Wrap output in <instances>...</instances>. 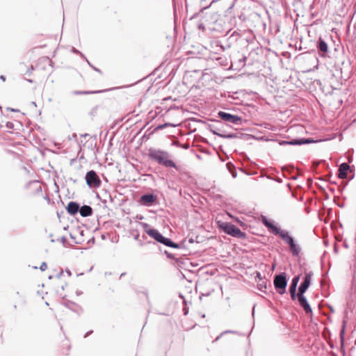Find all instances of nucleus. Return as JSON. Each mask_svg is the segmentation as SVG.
Instances as JSON below:
<instances>
[{"instance_id":"1","label":"nucleus","mask_w":356,"mask_h":356,"mask_svg":"<svg viewBox=\"0 0 356 356\" xmlns=\"http://www.w3.org/2000/svg\"><path fill=\"white\" fill-rule=\"evenodd\" d=\"M157 163L168 169L174 168L178 172L181 170L180 166L174 161L173 156L167 151L157 149Z\"/></svg>"},{"instance_id":"2","label":"nucleus","mask_w":356,"mask_h":356,"mask_svg":"<svg viewBox=\"0 0 356 356\" xmlns=\"http://www.w3.org/2000/svg\"><path fill=\"white\" fill-rule=\"evenodd\" d=\"M218 226L225 234L232 236L238 237L240 238H244L245 237V233L233 224L218 221Z\"/></svg>"},{"instance_id":"3","label":"nucleus","mask_w":356,"mask_h":356,"mask_svg":"<svg viewBox=\"0 0 356 356\" xmlns=\"http://www.w3.org/2000/svg\"><path fill=\"white\" fill-rule=\"evenodd\" d=\"M85 179L87 185L90 188H99L102 184L100 178L97 175V172L93 170H91L86 173Z\"/></svg>"},{"instance_id":"4","label":"nucleus","mask_w":356,"mask_h":356,"mask_svg":"<svg viewBox=\"0 0 356 356\" xmlns=\"http://www.w3.org/2000/svg\"><path fill=\"white\" fill-rule=\"evenodd\" d=\"M287 280L284 273L276 275L274 278V286L278 293L282 295L285 293Z\"/></svg>"},{"instance_id":"5","label":"nucleus","mask_w":356,"mask_h":356,"mask_svg":"<svg viewBox=\"0 0 356 356\" xmlns=\"http://www.w3.org/2000/svg\"><path fill=\"white\" fill-rule=\"evenodd\" d=\"M218 116L225 122H229L233 124H240L241 122V118L238 115H232L224 111H220Z\"/></svg>"},{"instance_id":"6","label":"nucleus","mask_w":356,"mask_h":356,"mask_svg":"<svg viewBox=\"0 0 356 356\" xmlns=\"http://www.w3.org/2000/svg\"><path fill=\"white\" fill-rule=\"evenodd\" d=\"M312 276L313 273L311 271L305 273L304 281L299 287V292L298 294H304L311 284Z\"/></svg>"},{"instance_id":"7","label":"nucleus","mask_w":356,"mask_h":356,"mask_svg":"<svg viewBox=\"0 0 356 356\" xmlns=\"http://www.w3.org/2000/svg\"><path fill=\"white\" fill-rule=\"evenodd\" d=\"M157 242L163 243V245L173 248H179L180 245L177 243H174L170 238L164 237L162 234L157 232Z\"/></svg>"},{"instance_id":"8","label":"nucleus","mask_w":356,"mask_h":356,"mask_svg":"<svg viewBox=\"0 0 356 356\" xmlns=\"http://www.w3.org/2000/svg\"><path fill=\"white\" fill-rule=\"evenodd\" d=\"M276 234L277 235H279L285 242V243L289 246L295 242L293 238L290 235L289 232L286 230L281 229L280 232L276 230Z\"/></svg>"},{"instance_id":"9","label":"nucleus","mask_w":356,"mask_h":356,"mask_svg":"<svg viewBox=\"0 0 356 356\" xmlns=\"http://www.w3.org/2000/svg\"><path fill=\"white\" fill-rule=\"evenodd\" d=\"M298 300L300 305L303 308L305 313L309 314L312 312V308L309 305L304 294H298Z\"/></svg>"},{"instance_id":"10","label":"nucleus","mask_w":356,"mask_h":356,"mask_svg":"<svg viewBox=\"0 0 356 356\" xmlns=\"http://www.w3.org/2000/svg\"><path fill=\"white\" fill-rule=\"evenodd\" d=\"M317 48L319 51V55L322 57L325 56V54L328 51V46L321 38H320L317 42Z\"/></svg>"},{"instance_id":"11","label":"nucleus","mask_w":356,"mask_h":356,"mask_svg":"<svg viewBox=\"0 0 356 356\" xmlns=\"http://www.w3.org/2000/svg\"><path fill=\"white\" fill-rule=\"evenodd\" d=\"M79 208L80 206L77 202L71 201L67 204L66 211L70 215L74 216L79 211Z\"/></svg>"},{"instance_id":"12","label":"nucleus","mask_w":356,"mask_h":356,"mask_svg":"<svg viewBox=\"0 0 356 356\" xmlns=\"http://www.w3.org/2000/svg\"><path fill=\"white\" fill-rule=\"evenodd\" d=\"M140 225L143 229V231L147 234L150 237L156 240V229L154 228H151L149 225L146 222H140Z\"/></svg>"},{"instance_id":"13","label":"nucleus","mask_w":356,"mask_h":356,"mask_svg":"<svg viewBox=\"0 0 356 356\" xmlns=\"http://www.w3.org/2000/svg\"><path fill=\"white\" fill-rule=\"evenodd\" d=\"M156 200V196L153 194H145L140 197V202L145 206H149Z\"/></svg>"},{"instance_id":"14","label":"nucleus","mask_w":356,"mask_h":356,"mask_svg":"<svg viewBox=\"0 0 356 356\" xmlns=\"http://www.w3.org/2000/svg\"><path fill=\"white\" fill-rule=\"evenodd\" d=\"M350 169V165L346 163H343L339 168L338 177L340 179H346L347 177V172Z\"/></svg>"},{"instance_id":"15","label":"nucleus","mask_w":356,"mask_h":356,"mask_svg":"<svg viewBox=\"0 0 356 356\" xmlns=\"http://www.w3.org/2000/svg\"><path fill=\"white\" fill-rule=\"evenodd\" d=\"M312 140L309 139H296V140H291L290 141H282L280 143V145H302L306 143H311Z\"/></svg>"},{"instance_id":"16","label":"nucleus","mask_w":356,"mask_h":356,"mask_svg":"<svg viewBox=\"0 0 356 356\" xmlns=\"http://www.w3.org/2000/svg\"><path fill=\"white\" fill-rule=\"evenodd\" d=\"M79 213L82 217H88L92 214V209L88 205H83L79 208Z\"/></svg>"},{"instance_id":"17","label":"nucleus","mask_w":356,"mask_h":356,"mask_svg":"<svg viewBox=\"0 0 356 356\" xmlns=\"http://www.w3.org/2000/svg\"><path fill=\"white\" fill-rule=\"evenodd\" d=\"M293 256L297 257L301 252L300 246L294 242L292 245L289 246Z\"/></svg>"},{"instance_id":"18","label":"nucleus","mask_w":356,"mask_h":356,"mask_svg":"<svg viewBox=\"0 0 356 356\" xmlns=\"http://www.w3.org/2000/svg\"><path fill=\"white\" fill-rule=\"evenodd\" d=\"M293 256L297 257L301 252L300 246L294 242L292 245L289 246Z\"/></svg>"},{"instance_id":"19","label":"nucleus","mask_w":356,"mask_h":356,"mask_svg":"<svg viewBox=\"0 0 356 356\" xmlns=\"http://www.w3.org/2000/svg\"><path fill=\"white\" fill-rule=\"evenodd\" d=\"M263 222L265 225V226L266 227H268V229H270L271 230L272 233L275 235H277L276 230H277V232H280L281 230L280 228L275 226L272 222H269L266 218L264 219Z\"/></svg>"},{"instance_id":"20","label":"nucleus","mask_w":356,"mask_h":356,"mask_svg":"<svg viewBox=\"0 0 356 356\" xmlns=\"http://www.w3.org/2000/svg\"><path fill=\"white\" fill-rule=\"evenodd\" d=\"M300 280V276H296L293 278L291 284L289 287V291H296L297 285Z\"/></svg>"},{"instance_id":"21","label":"nucleus","mask_w":356,"mask_h":356,"mask_svg":"<svg viewBox=\"0 0 356 356\" xmlns=\"http://www.w3.org/2000/svg\"><path fill=\"white\" fill-rule=\"evenodd\" d=\"M100 92V91H74L73 93L75 95H88Z\"/></svg>"},{"instance_id":"22","label":"nucleus","mask_w":356,"mask_h":356,"mask_svg":"<svg viewBox=\"0 0 356 356\" xmlns=\"http://www.w3.org/2000/svg\"><path fill=\"white\" fill-rule=\"evenodd\" d=\"M291 294V298L293 300H295L298 298V294L296 293V291H289Z\"/></svg>"},{"instance_id":"23","label":"nucleus","mask_w":356,"mask_h":356,"mask_svg":"<svg viewBox=\"0 0 356 356\" xmlns=\"http://www.w3.org/2000/svg\"><path fill=\"white\" fill-rule=\"evenodd\" d=\"M167 126H172V125L171 124H169V123H165L164 124L157 125L156 129H157V130L158 129H162L165 128Z\"/></svg>"},{"instance_id":"24","label":"nucleus","mask_w":356,"mask_h":356,"mask_svg":"<svg viewBox=\"0 0 356 356\" xmlns=\"http://www.w3.org/2000/svg\"><path fill=\"white\" fill-rule=\"evenodd\" d=\"M164 254H166V256L170 259H175V255L168 251L165 250Z\"/></svg>"},{"instance_id":"25","label":"nucleus","mask_w":356,"mask_h":356,"mask_svg":"<svg viewBox=\"0 0 356 356\" xmlns=\"http://www.w3.org/2000/svg\"><path fill=\"white\" fill-rule=\"evenodd\" d=\"M47 268V265L46 262H42L40 266V270L42 271H44Z\"/></svg>"},{"instance_id":"26","label":"nucleus","mask_w":356,"mask_h":356,"mask_svg":"<svg viewBox=\"0 0 356 356\" xmlns=\"http://www.w3.org/2000/svg\"><path fill=\"white\" fill-rule=\"evenodd\" d=\"M149 155L152 159L156 160V150L150 149Z\"/></svg>"},{"instance_id":"27","label":"nucleus","mask_w":356,"mask_h":356,"mask_svg":"<svg viewBox=\"0 0 356 356\" xmlns=\"http://www.w3.org/2000/svg\"><path fill=\"white\" fill-rule=\"evenodd\" d=\"M220 136L222 138H232L234 137V134H228V135L220 134Z\"/></svg>"},{"instance_id":"28","label":"nucleus","mask_w":356,"mask_h":356,"mask_svg":"<svg viewBox=\"0 0 356 356\" xmlns=\"http://www.w3.org/2000/svg\"><path fill=\"white\" fill-rule=\"evenodd\" d=\"M72 51L80 54L83 58H84L86 60L85 56L75 48H72Z\"/></svg>"},{"instance_id":"29","label":"nucleus","mask_w":356,"mask_h":356,"mask_svg":"<svg viewBox=\"0 0 356 356\" xmlns=\"http://www.w3.org/2000/svg\"><path fill=\"white\" fill-rule=\"evenodd\" d=\"M86 61L88 63V65L90 66H91L94 69V70H95L96 72H101L99 69H98V68L95 67V66L92 65L91 63L87 59H86Z\"/></svg>"},{"instance_id":"30","label":"nucleus","mask_w":356,"mask_h":356,"mask_svg":"<svg viewBox=\"0 0 356 356\" xmlns=\"http://www.w3.org/2000/svg\"><path fill=\"white\" fill-rule=\"evenodd\" d=\"M59 241L64 245L65 242L67 241V238L65 236H62Z\"/></svg>"},{"instance_id":"31","label":"nucleus","mask_w":356,"mask_h":356,"mask_svg":"<svg viewBox=\"0 0 356 356\" xmlns=\"http://www.w3.org/2000/svg\"><path fill=\"white\" fill-rule=\"evenodd\" d=\"M92 332V330H90L88 331V332L86 333V334L84 335V337L86 338L89 334H90Z\"/></svg>"},{"instance_id":"32","label":"nucleus","mask_w":356,"mask_h":356,"mask_svg":"<svg viewBox=\"0 0 356 356\" xmlns=\"http://www.w3.org/2000/svg\"><path fill=\"white\" fill-rule=\"evenodd\" d=\"M0 79H1L2 81H3L6 80V77H5L3 75H1V76H0Z\"/></svg>"},{"instance_id":"33","label":"nucleus","mask_w":356,"mask_h":356,"mask_svg":"<svg viewBox=\"0 0 356 356\" xmlns=\"http://www.w3.org/2000/svg\"><path fill=\"white\" fill-rule=\"evenodd\" d=\"M62 274H63V271L61 270V271L58 274L57 277H58V278H60V277H61Z\"/></svg>"},{"instance_id":"34","label":"nucleus","mask_w":356,"mask_h":356,"mask_svg":"<svg viewBox=\"0 0 356 356\" xmlns=\"http://www.w3.org/2000/svg\"><path fill=\"white\" fill-rule=\"evenodd\" d=\"M220 336H218L213 341H216L220 339Z\"/></svg>"},{"instance_id":"35","label":"nucleus","mask_w":356,"mask_h":356,"mask_svg":"<svg viewBox=\"0 0 356 356\" xmlns=\"http://www.w3.org/2000/svg\"><path fill=\"white\" fill-rule=\"evenodd\" d=\"M53 277H54L53 275H50V276H49V279L51 280L53 278Z\"/></svg>"},{"instance_id":"36","label":"nucleus","mask_w":356,"mask_h":356,"mask_svg":"<svg viewBox=\"0 0 356 356\" xmlns=\"http://www.w3.org/2000/svg\"><path fill=\"white\" fill-rule=\"evenodd\" d=\"M67 274L71 275V273L69 271V272H67Z\"/></svg>"},{"instance_id":"37","label":"nucleus","mask_w":356,"mask_h":356,"mask_svg":"<svg viewBox=\"0 0 356 356\" xmlns=\"http://www.w3.org/2000/svg\"><path fill=\"white\" fill-rule=\"evenodd\" d=\"M67 274L71 275V273L69 271V272H67Z\"/></svg>"},{"instance_id":"38","label":"nucleus","mask_w":356,"mask_h":356,"mask_svg":"<svg viewBox=\"0 0 356 356\" xmlns=\"http://www.w3.org/2000/svg\"><path fill=\"white\" fill-rule=\"evenodd\" d=\"M189 241H190L191 243H193V239H191Z\"/></svg>"}]
</instances>
